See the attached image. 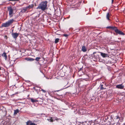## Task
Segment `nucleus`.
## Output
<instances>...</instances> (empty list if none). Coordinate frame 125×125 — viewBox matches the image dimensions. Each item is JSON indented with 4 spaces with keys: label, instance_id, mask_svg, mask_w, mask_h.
I'll list each match as a JSON object with an SVG mask.
<instances>
[{
    "label": "nucleus",
    "instance_id": "obj_1",
    "mask_svg": "<svg viewBox=\"0 0 125 125\" xmlns=\"http://www.w3.org/2000/svg\"><path fill=\"white\" fill-rule=\"evenodd\" d=\"M47 1H46L42 2L39 5L37 9H41L43 11L47 9Z\"/></svg>",
    "mask_w": 125,
    "mask_h": 125
},
{
    "label": "nucleus",
    "instance_id": "obj_2",
    "mask_svg": "<svg viewBox=\"0 0 125 125\" xmlns=\"http://www.w3.org/2000/svg\"><path fill=\"white\" fill-rule=\"evenodd\" d=\"M13 19L9 20L7 22L5 23H4L2 24V26L3 27H6L10 26L13 21Z\"/></svg>",
    "mask_w": 125,
    "mask_h": 125
},
{
    "label": "nucleus",
    "instance_id": "obj_3",
    "mask_svg": "<svg viewBox=\"0 0 125 125\" xmlns=\"http://www.w3.org/2000/svg\"><path fill=\"white\" fill-rule=\"evenodd\" d=\"M59 119L57 117H56L55 118L54 117H50L47 119V120L48 121L51 122H53L55 121V120L57 121Z\"/></svg>",
    "mask_w": 125,
    "mask_h": 125
},
{
    "label": "nucleus",
    "instance_id": "obj_4",
    "mask_svg": "<svg viewBox=\"0 0 125 125\" xmlns=\"http://www.w3.org/2000/svg\"><path fill=\"white\" fill-rule=\"evenodd\" d=\"M8 10L9 11V15L10 17H11L12 16V14L13 11V9L11 7H10L8 8Z\"/></svg>",
    "mask_w": 125,
    "mask_h": 125
},
{
    "label": "nucleus",
    "instance_id": "obj_5",
    "mask_svg": "<svg viewBox=\"0 0 125 125\" xmlns=\"http://www.w3.org/2000/svg\"><path fill=\"white\" fill-rule=\"evenodd\" d=\"M115 32L117 33L118 34L120 35H124V34L121 31H120L119 30H118L116 27V29H115Z\"/></svg>",
    "mask_w": 125,
    "mask_h": 125
},
{
    "label": "nucleus",
    "instance_id": "obj_6",
    "mask_svg": "<svg viewBox=\"0 0 125 125\" xmlns=\"http://www.w3.org/2000/svg\"><path fill=\"white\" fill-rule=\"evenodd\" d=\"M26 125H36L34 123H33L32 121L30 120L28 121L26 123Z\"/></svg>",
    "mask_w": 125,
    "mask_h": 125
},
{
    "label": "nucleus",
    "instance_id": "obj_7",
    "mask_svg": "<svg viewBox=\"0 0 125 125\" xmlns=\"http://www.w3.org/2000/svg\"><path fill=\"white\" fill-rule=\"evenodd\" d=\"M124 86L122 84L117 85L116 88L118 89H122L124 88Z\"/></svg>",
    "mask_w": 125,
    "mask_h": 125
},
{
    "label": "nucleus",
    "instance_id": "obj_8",
    "mask_svg": "<svg viewBox=\"0 0 125 125\" xmlns=\"http://www.w3.org/2000/svg\"><path fill=\"white\" fill-rule=\"evenodd\" d=\"M100 85V89L101 90L105 89H106L105 88L106 86L105 84L103 83L102 84H101Z\"/></svg>",
    "mask_w": 125,
    "mask_h": 125
},
{
    "label": "nucleus",
    "instance_id": "obj_9",
    "mask_svg": "<svg viewBox=\"0 0 125 125\" xmlns=\"http://www.w3.org/2000/svg\"><path fill=\"white\" fill-rule=\"evenodd\" d=\"M12 35L13 38L16 39L19 35V33H12Z\"/></svg>",
    "mask_w": 125,
    "mask_h": 125
},
{
    "label": "nucleus",
    "instance_id": "obj_10",
    "mask_svg": "<svg viewBox=\"0 0 125 125\" xmlns=\"http://www.w3.org/2000/svg\"><path fill=\"white\" fill-rule=\"evenodd\" d=\"M100 52L101 53V55L103 57H106L109 56L108 54H105L102 52Z\"/></svg>",
    "mask_w": 125,
    "mask_h": 125
},
{
    "label": "nucleus",
    "instance_id": "obj_11",
    "mask_svg": "<svg viewBox=\"0 0 125 125\" xmlns=\"http://www.w3.org/2000/svg\"><path fill=\"white\" fill-rule=\"evenodd\" d=\"M25 59L29 61H32L34 60V59L30 57H26L25 58Z\"/></svg>",
    "mask_w": 125,
    "mask_h": 125
},
{
    "label": "nucleus",
    "instance_id": "obj_12",
    "mask_svg": "<svg viewBox=\"0 0 125 125\" xmlns=\"http://www.w3.org/2000/svg\"><path fill=\"white\" fill-rule=\"evenodd\" d=\"M96 53V52H94L92 55H93L94 57V58H95L96 59H97L98 58H99V55H95L94 54Z\"/></svg>",
    "mask_w": 125,
    "mask_h": 125
},
{
    "label": "nucleus",
    "instance_id": "obj_13",
    "mask_svg": "<svg viewBox=\"0 0 125 125\" xmlns=\"http://www.w3.org/2000/svg\"><path fill=\"white\" fill-rule=\"evenodd\" d=\"M114 119L116 120V121L118 122H119L120 120V117L118 116H115Z\"/></svg>",
    "mask_w": 125,
    "mask_h": 125
},
{
    "label": "nucleus",
    "instance_id": "obj_14",
    "mask_svg": "<svg viewBox=\"0 0 125 125\" xmlns=\"http://www.w3.org/2000/svg\"><path fill=\"white\" fill-rule=\"evenodd\" d=\"M2 56L4 58L5 60H6L7 58V56L6 55V53L5 52H4L2 55Z\"/></svg>",
    "mask_w": 125,
    "mask_h": 125
},
{
    "label": "nucleus",
    "instance_id": "obj_15",
    "mask_svg": "<svg viewBox=\"0 0 125 125\" xmlns=\"http://www.w3.org/2000/svg\"><path fill=\"white\" fill-rule=\"evenodd\" d=\"M110 49L111 50V51L110 52H111L112 53H116L117 52V51L115 50L114 49H111V48H110Z\"/></svg>",
    "mask_w": 125,
    "mask_h": 125
},
{
    "label": "nucleus",
    "instance_id": "obj_16",
    "mask_svg": "<svg viewBox=\"0 0 125 125\" xmlns=\"http://www.w3.org/2000/svg\"><path fill=\"white\" fill-rule=\"evenodd\" d=\"M116 27L114 26H109L107 27L106 28L108 29H111L115 31V30L116 29Z\"/></svg>",
    "mask_w": 125,
    "mask_h": 125
},
{
    "label": "nucleus",
    "instance_id": "obj_17",
    "mask_svg": "<svg viewBox=\"0 0 125 125\" xmlns=\"http://www.w3.org/2000/svg\"><path fill=\"white\" fill-rule=\"evenodd\" d=\"M34 6V5L33 4H32L31 5H30L26 7L27 9L29 10L30 9L32 8Z\"/></svg>",
    "mask_w": 125,
    "mask_h": 125
},
{
    "label": "nucleus",
    "instance_id": "obj_18",
    "mask_svg": "<svg viewBox=\"0 0 125 125\" xmlns=\"http://www.w3.org/2000/svg\"><path fill=\"white\" fill-rule=\"evenodd\" d=\"M19 110L18 109H17L14 110V115H17L18 113L19 112Z\"/></svg>",
    "mask_w": 125,
    "mask_h": 125
},
{
    "label": "nucleus",
    "instance_id": "obj_19",
    "mask_svg": "<svg viewBox=\"0 0 125 125\" xmlns=\"http://www.w3.org/2000/svg\"><path fill=\"white\" fill-rule=\"evenodd\" d=\"M27 9L26 7L25 8L21 11V12L22 13L25 12Z\"/></svg>",
    "mask_w": 125,
    "mask_h": 125
},
{
    "label": "nucleus",
    "instance_id": "obj_20",
    "mask_svg": "<svg viewBox=\"0 0 125 125\" xmlns=\"http://www.w3.org/2000/svg\"><path fill=\"white\" fill-rule=\"evenodd\" d=\"M82 50L83 52H86L87 51L86 47H82Z\"/></svg>",
    "mask_w": 125,
    "mask_h": 125
},
{
    "label": "nucleus",
    "instance_id": "obj_21",
    "mask_svg": "<svg viewBox=\"0 0 125 125\" xmlns=\"http://www.w3.org/2000/svg\"><path fill=\"white\" fill-rule=\"evenodd\" d=\"M31 102L33 103L35 102L38 101L32 98L31 99Z\"/></svg>",
    "mask_w": 125,
    "mask_h": 125
},
{
    "label": "nucleus",
    "instance_id": "obj_22",
    "mask_svg": "<svg viewBox=\"0 0 125 125\" xmlns=\"http://www.w3.org/2000/svg\"><path fill=\"white\" fill-rule=\"evenodd\" d=\"M41 59L40 57H37L35 59V60L37 61H39Z\"/></svg>",
    "mask_w": 125,
    "mask_h": 125
},
{
    "label": "nucleus",
    "instance_id": "obj_23",
    "mask_svg": "<svg viewBox=\"0 0 125 125\" xmlns=\"http://www.w3.org/2000/svg\"><path fill=\"white\" fill-rule=\"evenodd\" d=\"M109 17H110V15L109 13H108L106 16V18L108 20H109Z\"/></svg>",
    "mask_w": 125,
    "mask_h": 125
},
{
    "label": "nucleus",
    "instance_id": "obj_24",
    "mask_svg": "<svg viewBox=\"0 0 125 125\" xmlns=\"http://www.w3.org/2000/svg\"><path fill=\"white\" fill-rule=\"evenodd\" d=\"M59 38H57L55 39V43H57L59 41Z\"/></svg>",
    "mask_w": 125,
    "mask_h": 125
},
{
    "label": "nucleus",
    "instance_id": "obj_25",
    "mask_svg": "<svg viewBox=\"0 0 125 125\" xmlns=\"http://www.w3.org/2000/svg\"><path fill=\"white\" fill-rule=\"evenodd\" d=\"M63 35V36L66 37H67L68 36V35L67 34H64Z\"/></svg>",
    "mask_w": 125,
    "mask_h": 125
},
{
    "label": "nucleus",
    "instance_id": "obj_26",
    "mask_svg": "<svg viewBox=\"0 0 125 125\" xmlns=\"http://www.w3.org/2000/svg\"><path fill=\"white\" fill-rule=\"evenodd\" d=\"M65 88H61L60 90H58V91H60V90H62L64 89H65Z\"/></svg>",
    "mask_w": 125,
    "mask_h": 125
},
{
    "label": "nucleus",
    "instance_id": "obj_27",
    "mask_svg": "<svg viewBox=\"0 0 125 125\" xmlns=\"http://www.w3.org/2000/svg\"><path fill=\"white\" fill-rule=\"evenodd\" d=\"M19 0H9V1H18Z\"/></svg>",
    "mask_w": 125,
    "mask_h": 125
},
{
    "label": "nucleus",
    "instance_id": "obj_28",
    "mask_svg": "<svg viewBox=\"0 0 125 125\" xmlns=\"http://www.w3.org/2000/svg\"><path fill=\"white\" fill-rule=\"evenodd\" d=\"M42 91L44 93H45L46 91H45V90H43V89H42Z\"/></svg>",
    "mask_w": 125,
    "mask_h": 125
},
{
    "label": "nucleus",
    "instance_id": "obj_29",
    "mask_svg": "<svg viewBox=\"0 0 125 125\" xmlns=\"http://www.w3.org/2000/svg\"><path fill=\"white\" fill-rule=\"evenodd\" d=\"M37 87H34L33 88V89L35 90L36 91H37V89H36V88H37Z\"/></svg>",
    "mask_w": 125,
    "mask_h": 125
},
{
    "label": "nucleus",
    "instance_id": "obj_30",
    "mask_svg": "<svg viewBox=\"0 0 125 125\" xmlns=\"http://www.w3.org/2000/svg\"><path fill=\"white\" fill-rule=\"evenodd\" d=\"M5 37H6V39H7V35H5Z\"/></svg>",
    "mask_w": 125,
    "mask_h": 125
},
{
    "label": "nucleus",
    "instance_id": "obj_31",
    "mask_svg": "<svg viewBox=\"0 0 125 125\" xmlns=\"http://www.w3.org/2000/svg\"><path fill=\"white\" fill-rule=\"evenodd\" d=\"M82 68H81L80 69H79V71H81V70H82Z\"/></svg>",
    "mask_w": 125,
    "mask_h": 125
},
{
    "label": "nucleus",
    "instance_id": "obj_32",
    "mask_svg": "<svg viewBox=\"0 0 125 125\" xmlns=\"http://www.w3.org/2000/svg\"><path fill=\"white\" fill-rule=\"evenodd\" d=\"M82 124H83L84 125V122H83Z\"/></svg>",
    "mask_w": 125,
    "mask_h": 125
},
{
    "label": "nucleus",
    "instance_id": "obj_33",
    "mask_svg": "<svg viewBox=\"0 0 125 125\" xmlns=\"http://www.w3.org/2000/svg\"><path fill=\"white\" fill-rule=\"evenodd\" d=\"M114 0H112V3L114 2Z\"/></svg>",
    "mask_w": 125,
    "mask_h": 125
},
{
    "label": "nucleus",
    "instance_id": "obj_34",
    "mask_svg": "<svg viewBox=\"0 0 125 125\" xmlns=\"http://www.w3.org/2000/svg\"><path fill=\"white\" fill-rule=\"evenodd\" d=\"M1 69V67H0V70Z\"/></svg>",
    "mask_w": 125,
    "mask_h": 125
},
{
    "label": "nucleus",
    "instance_id": "obj_35",
    "mask_svg": "<svg viewBox=\"0 0 125 125\" xmlns=\"http://www.w3.org/2000/svg\"><path fill=\"white\" fill-rule=\"evenodd\" d=\"M11 61L12 62V61H10V62H11ZM10 63H11V62H10Z\"/></svg>",
    "mask_w": 125,
    "mask_h": 125
},
{
    "label": "nucleus",
    "instance_id": "obj_36",
    "mask_svg": "<svg viewBox=\"0 0 125 125\" xmlns=\"http://www.w3.org/2000/svg\"><path fill=\"white\" fill-rule=\"evenodd\" d=\"M85 122V123H86V122Z\"/></svg>",
    "mask_w": 125,
    "mask_h": 125
},
{
    "label": "nucleus",
    "instance_id": "obj_37",
    "mask_svg": "<svg viewBox=\"0 0 125 125\" xmlns=\"http://www.w3.org/2000/svg\"><path fill=\"white\" fill-rule=\"evenodd\" d=\"M125 11V10H124V11Z\"/></svg>",
    "mask_w": 125,
    "mask_h": 125
}]
</instances>
